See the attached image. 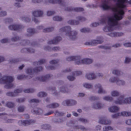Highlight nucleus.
<instances>
[{
  "mask_svg": "<svg viewBox=\"0 0 131 131\" xmlns=\"http://www.w3.org/2000/svg\"><path fill=\"white\" fill-rule=\"evenodd\" d=\"M72 28L70 26H67L62 27L59 30L60 32H66V35L70 40H75L77 39L78 32L75 30H72Z\"/></svg>",
  "mask_w": 131,
  "mask_h": 131,
  "instance_id": "obj_1",
  "label": "nucleus"
},
{
  "mask_svg": "<svg viewBox=\"0 0 131 131\" xmlns=\"http://www.w3.org/2000/svg\"><path fill=\"white\" fill-rule=\"evenodd\" d=\"M14 80V78L12 76H5L0 79V84H5L4 87L7 89H10L15 86L12 83Z\"/></svg>",
  "mask_w": 131,
  "mask_h": 131,
  "instance_id": "obj_2",
  "label": "nucleus"
},
{
  "mask_svg": "<svg viewBox=\"0 0 131 131\" xmlns=\"http://www.w3.org/2000/svg\"><path fill=\"white\" fill-rule=\"evenodd\" d=\"M66 60L68 61H74L75 64L77 65H79L82 64V59L80 56L69 57L66 58Z\"/></svg>",
  "mask_w": 131,
  "mask_h": 131,
  "instance_id": "obj_3",
  "label": "nucleus"
},
{
  "mask_svg": "<svg viewBox=\"0 0 131 131\" xmlns=\"http://www.w3.org/2000/svg\"><path fill=\"white\" fill-rule=\"evenodd\" d=\"M52 75L50 74H47L45 75H42L37 77L33 79L34 81L45 82L50 79Z\"/></svg>",
  "mask_w": 131,
  "mask_h": 131,
  "instance_id": "obj_4",
  "label": "nucleus"
},
{
  "mask_svg": "<svg viewBox=\"0 0 131 131\" xmlns=\"http://www.w3.org/2000/svg\"><path fill=\"white\" fill-rule=\"evenodd\" d=\"M103 41L102 37H99L96 40H94L91 41L86 42L84 44L86 45L95 46L97 44L101 43Z\"/></svg>",
  "mask_w": 131,
  "mask_h": 131,
  "instance_id": "obj_5",
  "label": "nucleus"
},
{
  "mask_svg": "<svg viewBox=\"0 0 131 131\" xmlns=\"http://www.w3.org/2000/svg\"><path fill=\"white\" fill-rule=\"evenodd\" d=\"M24 27L23 25L18 24H14L8 27V29L10 30L18 31H21Z\"/></svg>",
  "mask_w": 131,
  "mask_h": 131,
  "instance_id": "obj_6",
  "label": "nucleus"
},
{
  "mask_svg": "<svg viewBox=\"0 0 131 131\" xmlns=\"http://www.w3.org/2000/svg\"><path fill=\"white\" fill-rule=\"evenodd\" d=\"M76 101L72 99H67L63 101L62 104L64 106H72L77 104Z\"/></svg>",
  "mask_w": 131,
  "mask_h": 131,
  "instance_id": "obj_7",
  "label": "nucleus"
},
{
  "mask_svg": "<svg viewBox=\"0 0 131 131\" xmlns=\"http://www.w3.org/2000/svg\"><path fill=\"white\" fill-rule=\"evenodd\" d=\"M65 10L66 11L69 12L72 11L77 12H79L84 11V9L83 8L81 7L68 6L65 8Z\"/></svg>",
  "mask_w": 131,
  "mask_h": 131,
  "instance_id": "obj_8",
  "label": "nucleus"
},
{
  "mask_svg": "<svg viewBox=\"0 0 131 131\" xmlns=\"http://www.w3.org/2000/svg\"><path fill=\"white\" fill-rule=\"evenodd\" d=\"M32 15L37 17H42L43 16L44 12L42 10L37 9L32 11Z\"/></svg>",
  "mask_w": 131,
  "mask_h": 131,
  "instance_id": "obj_9",
  "label": "nucleus"
},
{
  "mask_svg": "<svg viewBox=\"0 0 131 131\" xmlns=\"http://www.w3.org/2000/svg\"><path fill=\"white\" fill-rule=\"evenodd\" d=\"M97 77V76L94 72L86 73L85 75V78L90 80H95Z\"/></svg>",
  "mask_w": 131,
  "mask_h": 131,
  "instance_id": "obj_10",
  "label": "nucleus"
},
{
  "mask_svg": "<svg viewBox=\"0 0 131 131\" xmlns=\"http://www.w3.org/2000/svg\"><path fill=\"white\" fill-rule=\"evenodd\" d=\"M99 123L105 125H109L111 123V121L109 119H106L105 116L100 117L99 119Z\"/></svg>",
  "mask_w": 131,
  "mask_h": 131,
  "instance_id": "obj_11",
  "label": "nucleus"
},
{
  "mask_svg": "<svg viewBox=\"0 0 131 131\" xmlns=\"http://www.w3.org/2000/svg\"><path fill=\"white\" fill-rule=\"evenodd\" d=\"M26 73L28 74V75L29 79L31 78L34 76V73L35 71L34 68H28L25 71Z\"/></svg>",
  "mask_w": 131,
  "mask_h": 131,
  "instance_id": "obj_12",
  "label": "nucleus"
},
{
  "mask_svg": "<svg viewBox=\"0 0 131 131\" xmlns=\"http://www.w3.org/2000/svg\"><path fill=\"white\" fill-rule=\"evenodd\" d=\"M125 96L124 95L119 96L117 100H115L114 103L116 104H121L123 103L126 104L125 102Z\"/></svg>",
  "mask_w": 131,
  "mask_h": 131,
  "instance_id": "obj_13",
  "label": "nucleus"
},
{
  "mask_svg": "<svg viewBox=\"0 0 131 131\" xmlns=\"http://www.w3.org/2000/svg\"><path fill=\"white\" fill-rule=\"evenodd\" d=\"M49 2L53 4L58 3L60 5L63 6L66 5V1L65 0H49Z\"/></svg>",
  "mask_w": 131,
  "mask_h": 131,
  "instance_id": "obj_14",
  "label": "nucleus"
},
{
  "mask_svg": "<svg viewBox=\"0 0 131 131\" xmlns=\"http://www.w3.org/2000/svg\"><path fill=\"white\" fill-rule=\"evenodd\" d=\"M62 39V38L60 36H57L55 37L53 40L50 41L48 42V44H56L58 42L60 41Z\"/></svg>",
  "mask_w": 131,
  "mask_h": 131,
  "instance_id": "obj_15",
  "label": "nucleus"
},
{
  "mask_svg": "<svg viewBox=\"0 0 131 131\" xmlns=\"http://www.w3.org/2000/svg\"><path fill=\"white\" fill-rule=\"evenodd\" d=\"M113 74L118 77H121L124 75L125 74L121 70L118 69H114L112 71Z\"/></svg>",
  "mask_w": 131,
  "mask_h": 131,
  "instance_id": "obj_16",
  "label": "nucleus"
},
{
  "mask_svg": "<svg viewBox=\"0 0 131 131\" xmlns=\"http://www.w3.org/2000/svg\"><path fill=\"white\" fill-rule=\"evenodd\" d=\"M31 111L34 114L38 115H41L43 113V110L39 108H34Z\"/></svg>",
  "mask_w": 131,
  "mask_h": 131,
  "instance_id": "obj_17",
  "label": "nucleus"
},
{
  "mask_svg": "<svg viewBox=\"0 0 131 131\" xmlns=\"http://www.w3.org/2000/svg\"><path fill=\"white\" fill-rule=\"evenodd\" d=\"M27 32L29 33L27 34L28 36H31L34 35L35 33H37L38 32L37 31V30H36L34 28H29L27 30Z\"/></svg>",
  "mask_w": 131,
  "mask_h": 131,
  "instance_id": "obj_18",
  "label": "nucleus"
},
{
  "mask_svg": "<svg viewBox=\"0 0 131 131\" xmlns=\"http://www.w3.org/2000/svg\"><path fill=\"white\" fill-rule=\"evenodd\" d=\"M104 106V105L99 102H98L96 103H93L92 105V107L96 109H101Z\"/></svg>",
  "mask_w": 131,
  "mask_h": 131,
  "instance_id": "obj_19",
  "label": "nucleus"
},
{
  "mask_svg": "<svg viewBox=\"0 0 131 131\" xmlns=\"http://www.w3.org/2000/svg\"><path fill=\"white\" fill-rule=\"evenodd\" d=\"M59 91L62 93H67L69 91L66 85H63L60 86L59 88Z\"/></svg>",
  "mask_w": 131,
  "mask_h": 131,
  "instance_id": "obj_20",
  "label": "nucleus"
},
{
  "mask_svg": "<svg viewBox=\"0 0 131 131\" xmlns=\"http://www.w3.org/2000/svg\"><path fill=\"white\" fill-rule=\"evenodd\" d=\"M30 42L27 39H22L19 42V44L21 46H26L30 45Z\"/></svg>",
  "mask_w": 131,
  "mask_h": 131,
  "instance_id": "obj_21",
  "label": "nucleus"
},
{
  "mask_svg": "<svg viewBox=\"0 0 131 131\" xmlns=\"http://www.w3.org/2000/svg\"><path fill=\"white\" fill-rule=\"evenodd\" d=\"M20 19L21 20L26 22H29L31 20L30 17L29 15L21 16Z\"/></svg>",
  "mask_w": 131,
  "mask_h": 131,
  "instance_id": "obj_22",
  "label": "nucleus"
},
{
  "mask_svg": "<svg viewBox=\"0 0 131 131\" xmlns=\"http://www.w3.org/2000/svg\"><path fill=\"white\" fill-rule=\"evenodd\" d=\"M93 60L89 58H84L82 59V64H89L93 63Z\"/></svg>",
  "mask_w": 131,
  "mask_h": 131,
  "instance_id": "obj_23",
  "label": "nucleus"
},
{
  "mask_svg": "<svg viewBox=\"0 0 131 131\" xmlns=\"http://www.w3.org/2000/svg\"><path fill=\"white\" fill-rule=\"evenodd\" d=\"M15 106V103L11 101H7L5 104V106L10 109L14 108Z\"/></svg>",
  "mask_w": 131,
  "mask_h": 131,
  "instance_id": "obj_24",
  "label": "nucleus"
},
{
  "mask_svg": "<svg viewBox=\"0 0 131 131\" xmlns=\"http://www.w3.org/2000/svg\"><path fill=\"white\" fill-rule=\"evenodd\" d=\"M82 85L83 87L88 89H92L93 87V85L91 83L88 82L83 83Z\"/></svg>",
  "mask_w": 131,
  "mask_h": 131,
  "instance_id": "obj_25",
  "label": "nucleus"
},
{
  "mask_svg": "<svg viewBox=\"0 0 131 131\" xmlns=\"http://www.w3.org/2000/svg\"><path fill=\"white\" fill-rule=\"evenodd\" d=\"M116 84L118 85L124 86L126 82L123 80L121 79L118 77Z\"/></svg>",
  "mask_w": 131,
  "mask_h": 131,
  "instance_id": "obj_26",
  "label": "nucleus"
},
{
  "mask_svg": "<svg viewBox=\"0 0 131 131\" xmlns=\"http://www.w3.org/2000/svg\"><path fill=\"white\" fill-rule=\"evenodd\" d=\"M68 23L71 25H77L80 24V22L78 20L73 19H70L68 21Z\"/></svg>",
  "mask_w": 131,
  "mask_h": 131,
  "instance_id": "obj_27",
  "label": "nucleus"
},
{
  "mask_svg": "<svg viewBox=\"0 0 131 131\" xmlns=\"http://www.w3.org/2000/svg\"><path fill=\"white\" fill-rule=\"evenodd\" d=\"M60 105L59 104L56 103L50 104L47 106V107L49 108H55L59 107Z\"/></svg>",
  "mask_w": 131,
  "mask_h": 131,
  "instance_id": "obj_28",
  "label": "nucleus"
},
{
  "mask_svg": "<svg viewBox=\"0 0 131 131\" xmlns=\"http://www.w3.org/2000/svg\"><path fill=\"white\" fill-rule=\"evenodd\" d=\"M3 123H13L15 119H12L7 118V117H5L3 119Z\"/></svg>",
  "mask_w": 131,
  "mask_h": 131,
  "instance_id": "obj_29",
  "label": "nucleus"
},
{
  "mask_svg": "<svg viewBox=\"0 0 131 131\" xmlns=\"http://www.w3.org/2000/svg\"><path fill=\"white\" fill-rule=\"evenodd\" d=\"M105 17H107L108 18H109L110 17V16L109 17V16H106L104 17H103V18H102L101 19V20H99V23L94 22V23H92L90 25V26L91 27H95L98 26H99V23L100 24V21H101V20L102 19H103V18Z\"/></svg>",
  "mask_w": 131,
  "mask_h": 131,
  "instance_id": "obj_30",
  "label": "nucleus"
},
{
  "mask_svg": "<svg viewBox=\"0 0 131 131\" xmlns=\"http://www.w3.org/2000/svg\"><path fill=\"white\" fill-rule=\"evenodd\" d=\"M119 108L117 106H114L110 107L108 108V110L111 112H116L118 111Z\"/></svg>",
  "mask_w": 131,
  "mask_h": 131,
  "instance_id": "obj_31",
  "label": "nucleus"
},
{
  "mask_svg": "<svg viewBox=\"0 0 131 131\" xmlns=\"http://www.w3.org/2000/svg\"><path fill=\"white\" fill-rule=\"evenodd\" d=\"M97 93L98 94H106L107 92L104 90L102 85L99 89L97 91Z\"/></svg>",
  "mask_w": 131,
  "mask_h": 131,
  "instance_id": "obj_32",
  "label": "nucleus"
},
{
  "mask_svg": "<svg viewBox=\"0 0 131 131\" xmlns=\"http://www.w3.org/2000/svg\"><path fill=\"white\" fill-rule=\"evenodd\" d=\"M75 122L76 121H74L71 120L67 123V125L68 126L70 127L74 126V128H76L75 127L76 126L75 125Z\"/></svg>",
  "mask_w": 131,
  "mask_h": 131,
  "instance_id": "obj_33",
  "label": "nucleus"
},
{
  "mask_svg": "<svg viewBox=\"0 0 131 131\" xmlns=\"http://www.w3.org/2000/svg\"><path fill=\"white\" fill-rule=\"evenodd\" d=\"M17 78L18 80H22L23 79H29L28 75L23 74L18 75L17 76Z\"/></svg>",
  "mask_w": 131,
  "mask_h": 131,
  "instance_id": "obj_34",
  "label": "nucleus"
},
{
  "mask_svg": "<svg viewBox=\"0 0 131 131\" xmlns=\"http://www.w3.org/2000/svg\"><path fill=\"white\" fill-rule=\"evenodd\" d=\"M111 95L113 97L118 96L119 95V93L117 90H113L111 92Z\"/></svg>",
  "mask_w": 131,
  "mask_h": 131,
  "instance_id": "obj_35",
  "label": "nucleus"
},
{
  "mask_svg": "<svg viewBox=\"0 0 131 131\" xmlns=\"http://www.w3.org/2000/svg\"><path fill=\"white\" fill-rule=\"evenodd\" d=\"M45 62V60L42 59L34 62L33 64L35 66H38L43 64Z\"/></svg>",
  "mask_w": 131,
  "mask_h": 131,
  "instance_id": "obj_36",
  "label": "nucleus"
},
{
  "mask_svg": "<svg viewBox=\"0 0 131 131\" xmlns=\"http://www.w3.org/2000/svg\"><path fill=\"white\" fill-rule=\"evenodd\" d=\"M53 19L55 21H61L63 19V18L61 16H56L53 17Z\"/></svg>",
  "mask_w": 131,
  "mask_h": 131,
  "instance_id": "obj_37",
  "label": "nucleus"
},
{
  "mask_svg": "<svg viewBox=\"0 0 131 131\" xmlns=\"http://www.w3.org/2000/svg\"><path fill=\"white\" fill-rule=\"evenodd\" d=\"M3 21L6 24H10L13 22V20L11 18H6L4 19Z\"/></svg>",
  "mask_w": 131,
  "mask_h": 131,
  "instance_id": "obj_38",
  "label": "nucleus"
},
{
  "mask_svg": "<svg viewBox=\"0 0 131 131\" xmlns=\"http://www.w3.org/2000/svg\"><path fill=\"white\" fill-rule=\"evenodd\" d=\"M54 29V28L53 27H48L43 29V32L45 33L53 31Z\"/></svg>",
  "mask_w": 131,
  "mask_h": 131,
  "instance_id": "obj_39",
  "label": "nucleus"
},
{
  "mask_svg": "<svg viewBox=\"0 0 131 131\" xmlns=\"http://www.w3.org/2000/svg\"><path fill=\"white\" fill-rule=\"evenodd\" d=\"M103 99L104 100L108 101L109 102H111L113 100V97L109 96H104L103 97Z\"/></svg>",
  "mask_w": 131,
  "mask_h": 131,
  "instance_id": "obj_40",
  "label": "nucleus"
},
{
  "mask_svg": "<svg viewBox=\"0 0 131 131\" xmlns=\"http://www.w3.org/2000/svg\"><path fill=\"white\" fill-rule=\"evenodd\" d=\"M21 39V37L18 36H16L13 37L11 39V41L13 42H16L19 41Z\"/></svg>",
  "mask_w": 131,
  "mask_h": 131,
  "instance_id": "obj_41",
  "label": "nucleus"
},
{
  "mask_svg": "<svg viewBox=\"0 0 131 131\" xmlns=\"http://www.w3.org/2000/svg\"><path fill=\"white\" fill-rule=\"evenodd\" d=\"M47 93L44 92H39L37 94V96L39 97H46L47 96Z\"/></svg>",
  "mask_w": 131,
  "mask_h": 131,
  "instance_id": "obj_42",
  "label": "nucleus"
},
{
  "mask_svg": "<svg viewBox=\"0 0 131 131\" xmlns=\"http://www.w3.org/2000/svg\"><path fill=\"white\" fill-rule=\"evenodd\" d=\"M35 90L34 89H25L23 90L24 92L26 93H31L35 91Z\"/></svg>",
  "mask_w": 131,
  "mask_h": 131,
  "instance_id": "obj_43",
  "label": "nucleus"
},
{
  "mask_svg": "<svg viewBox=\"0 0 131 131\" xmlns=\"http://www.w3.org/2000/svg\"><path fill=\"white\" fill-rule=\"evenodd\" d=\"M120 116H129L131 115V112H123L120 113Z\"/></svg>",
  "mask_w": 131,
  "mask_h": 131,
  "instance_id": "obj_44",
  "label": "nucleus"
},
{
  "mask_svg": "<svg viewBox=\"0 0 131 131\" xmlns=\"http://www.w3.org/2000/svg\"><path fill=\"white\" fill-rule=\"evenodd\" d=\"M9 39L7 38H6L0 40V42L1 43L4 44L9 42Z\"/></svg>",
  "mask_w": 131,
  "mask_h": 131,
  "instance_id": "obj_45",
  "label": "nucleus"
},
{
  "mask_svg": "<svg viewBox=\"0 0 131 131\" xmlns=\"http://www.w3.org/2000/svg\"><path fill=\"white\" fill-rule=\"evenodd\" d=\"M118 77H111L109 79V82L112 83L115 82L116 83Z\"/></svg>",
  "mask_w": 131,
  "mask_h": 131,
  "instance_id": "obj_46",
  "label": "nucleus"
},
{
  "mask_svg": "<svg viewBox=\"0 0 131 131\" xmlns=\"http://www.w3.org/2000/svg\"><path fill=\"white\" fill-rule=\"evenodd\" d=\"M50 126V125L47 124H43L41 125V128L47 130H48Z\"/></svg>",
  "mask_w": 131,
  "mask_h": 131,
  "instance_id": "obj_47",
  "label": "nucleus"
},
{
  "mask_svg": "<svg viewBox=\"0 0 131 131\" xmlns=\"http://www.w3.org/2000/svg\"><path fill=\"white\" fill-rule=\"evenodd\" d=\"M76 19L79 22H82L85 21L86 19L84 17L81 16H78L76 17Z\"/></svg>",
  "mask_w": 131,
  "mask_h": 131,
  "instance_id": "obj_48",
  "label": "nucleus"
},
{
  "mask_svg": "<svg viewBox=\"0 0 131 131\" xmlns=\"http://www.w3.org/2000/svg\"><path fill=\"white\" fill-rule=\"evenodd\" d=\"M45 66L46 69L48 70H54L56 68L55 66L53 65L48 66L46 65Z\"/></svg>",
  "mask_w": 131,
  "mask_h": 131,
  "instance_id": "obj_49",
  "label": "nucleus"
},
{
  "mask_svg": "<svg viewBox=\"0 0 131 131\" xmlns=\"http://www.w3.org/2000/svg\"><path fill=\"white\" fill-rule=\"evenodd\" d=\"M82 74V72L80 71H74L72 73V75L74 77L80 75Z\"/></svg>",
  "mask_w": 131,
  "mask_h": 131,
  "instance_id": "obj_50",
  "label": "nucleus"
},
{
  "mask_svg": "<svg viewBox=\"0 0 131 131\" xmlns=\"http://www.w3.org/2000/svg\"><path fill=\"white\" fill-rule=\"evenodd\" d=\"M124 63L125 64H128L131 61V58L129 57H126L125 58Z\"/></svg>",
  "mask_w": 131,
  "mask_h": 131,
  "instance_id": "obj_51",
  "label": "nucleus"
},
{
  "mask_svg": "<svg viewBox=\"0 0 131 131\" xmlns=\"http://www.w3.org/2000/svg\"><path fill=\"white\" fill-rule=\"evenodd\" d=\"M25 107L22 105H20L18 108V110L20 112H23L24 110Z\"/></svg>",
  "mask_w": 131,
  "mask_h": 131,
  "instance_id": "obj_52",
  "label": "nucleus"
},
{
  "mask_svg": "<svg viewBox=\"0 0 131 131\" xmlns=\"http://www.w3.org/2000/svg\"><path fill=\"white\" fill-rule=\"evenodd\" d=\"M76 128L80 129L81 130L83 131H85L87 130L86 128L83 126L80 125L79 126H75Z\"/></svg>",
  "mask_w": 131,
  "mask_h": 131,
  "instance_id": "obj_53",
  "label": "nucleus"
},
{
  "mask_svg": "<svg viewBox=\"0 0 131 131\" xmlns=\"http://www.w3.org/2000/svg\"><path fill=\"white\" fill-rule=\"evenodd\" d=\"M22 90L21 89H17L15 90L14 91V94L16 95V96H17V94H18L21 93L22 92Z\"/></svg>",
  "mask_w": 131,
  "mask_h": 131,
  "instance_id": "obj_54",
  "label": "nucleus"
},
{
  "mask_svg": "<svg viewBox=\"0 0 131 131\" xmlns=\"http://www.w3.org/2000/svg\"><path fill=\"white\" fill-rule=\"evenodd\" d=\"M42 68L41 67H38L34 68L35 73H38L42 71Z\"/></svg>",
  "mask_w": 131,
  "mask_h": 131,
  "instance_id": "obj_55",
  "label": "nucleus"
},
{
  "mask_svg": "<svg viewBox=\"0 0 131 131\" xmlns=\"http://www.w3.org/2000/svg\"><path fill=\"white\" fill-rule=\"evenodd\" d=\"M19 60L18 59H12L9 60V63L12 64L13 63H15L18 62L19 61Z\"/></svg>",
  "mask_w": 131,
  "mask_h": 131,
  "instance_id": "obj_56",
  "label": "nucleus"
},
{
  "mask_svg": "<svg viewBox=\"0 0 131 131\" xmlns=\"http://www.w3.org/2000/svg\"><path fill=\"white\" fill-rule=\"evenodd\" d=\"M30 44L34 47H39V44L37 42V41L35 40L32 41L31 42V44L30 43Z\"/></svg>",
  "mask_w": 131,
  "mask_h": 131,
  "instance_id": "obj_57",
  "label": "nucleus"
},
{
  "mask_svg": "<svg viewBox=\"0 0 131 131\" xmlns=\"http://www.w3.org/2000/svg\"><path fill=\"white\" fill-rule=\"evenodd\" d=\"M25 100L24 98H18L16 99V101L18 103H21L24 102Z\"/></svg>",
  "mask_w": 131,
  "mask_h": 131,
  "instance_id": "obj_58",
  "label": "nucleus"
},
{
  "mask_svg": "<svg viewBox=\"0 0 131 131\" xmlns=\"http://www.w3.org/2000/svg\"><path fill=\"white\" fill-rule=\"evenodd\" d=\"M6 95L10 97H15L16 95L14 94V93L13 92H8L6 93Z\"/></svg>",
  "mask_w": 131,
  "mask_h": 131,
  "instance_id": "obj_59",
  "label": "nucleus"
},
{
  "mask_svg": "<svg viewBox=\"0 0 131 131\" xmlns=\"http://www.w3.org/2000/svg\"><path fill=\"white\" fill-rule=\"evenodd\" d=\"M27 53H34L35 51V50L31 48H27Z\"/></svg>",
  "mask_w": 131,
  "mask_h": 131,
  "instance_id": "obj_60",
  "label": "nucleus"
},
{
  "mask_svg": "<svg viewBox=\"0 0 131 131\" xmlns=\"http://www.w3.org/2000/svg\"><path fill=\"white\" fill-rule=\"evenodd\" d=\"M78 121L84 124L88 122V120L87 119L82 117L79 118L78 119Z\"/></svg>",
  "mask_w": 131,
  "mask_h": 131,
  "instance_id": "obj_61",
  "label": "nucleus"
},
{
  "mask_svg": "<svg viewBox=\"0 0 131 131\" xmlns=\"http://www.w3.org/2000/svg\"><path fill=\"white\" fill-rule=\"evenodd\" d=\"M125 102L126 104H130L131 103V97H127L125 99Z\"/></svg>",
  "mask_w": 131,
  "mask_h": 131,
  "instance_id": "obj_62",
  "label": "nucleus"
},
{
  "mask_svg": "<svg viewBox=\"0 0 131 131\" xmlns=\"http://www.w3.org/2000/svg\"><path fill=\"white\" fill-rule=\"evenodd\" d=\"M55 115L57 116H62L64 115V113L58 111V110H56L55 112Z\"/></svg>",
  "mask_w": 131,
  "mask_h": 131,
  "instance_id": "obj_63",
  "label": "nucleus"
},
{
  "mask_svg": "<svg viewBox=\"0 0 131 131\" xmlns=\"http://www.w3.org/2000/svg\"><path fill=\"white\" fill-rule=\"evenodd\" d=\"M52 49L54 51H58L61 50V48L59 47L55 46L52 48Z\"/></svg>",
  "mask_w": 131,
  "mask_h": 131,
  "instance_id": "obj_64",
  "label": "nucleus"
}]
</instances>
